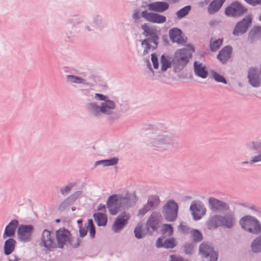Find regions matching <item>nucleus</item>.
<instances>
[{"mask_svg":"<svg viewBox=\"0 0 261 261\" xmlns=\"http://www.w3.org/2000/svg\"><path fill=\"white\" fill-rule=\"evenodd\" d=\"M232 52V48L230 46L223 47L217 56V58L223 63H226L230 58Z\"/></svg>","mask_w":261,"mask_h":261,"instance_id":"obj_27","label":"nucleus"},{"mask_svg":"<svg viewBox=\"0 0 261 261\" xmlns=\"http://www.w3.org/2000/svg\"><path fill=\"white\" fill-rule=\"evenodd\" d=\"M118 159L113 158L108 160H102L96 161L95 163V166L102 165V166H112L116 165L118 162Z\"/></svg>","mask_w":261,"mask_h":261,"instance_id":"obj_36","label":"nucleus"},{"mask_svg":"<svg viewBox=\"0 0 261 261\" xmlns=\"http://www.w3.org/2000/svg\"><path fill=\"white\" fill-rule=\"evenodd\" d=\"M56 237L58 246L60 248H63L64 245L67 244L76 248L79 246L81 243V240L78 238L74 240L70 232L64 228H61L57 230L56 231Z\"/></svg>","mask_w":261,"mask_h":261,"instance_id":"obj_6","label":"nucleus"},{"mask_svg":"<svg viewBox=\"0 0 261 261\" xmlns=\"http://www.w3.org/2000/svg\"><path fill=\"white\" fill-rule=\"evenodd\" d=\"M162 215L160 213L158 212H153L146 223L147 232L151 234L153 231L157 230Z\"/></svg>","mask_w":261,"mask_h":261,"instance_id":"obj_15","label":"nucleus"},{"mask_svg":"<svg viewBox=\"0 0 261 261\" xmlns=\"http://www.w3.org/2000/svg\"><path fill=\"white\" fill-rule=\"evenodd\" d=\"M94 220L98 226H105L107 223V216L104 213H96L93 215Z\"/></svg>","mask_w":261,"mask_h":261,"instance_id":"obj_28","label":"nucleus"},{"mask_svg":"<svg viewBox=\"0 0 261 261\" xmlns=\"http://www.w3.org/2000/svg\"><path fill=\"white\" fill-rule=\"evenodd\" d=\"M18 259L16 257H15L14 259L13 260H11V261H18Z\"/></svg>","mask_w":261,"mask_h":261,"instance_id":"obj_62","label":"nucleus"},{"mask_svg":"<svg viewBox=\"0 0 261 261\" xmlns=\"http://www.w3.org/2000/svg\"><path fill=\"white\" fill-rule=\"evenodd\" d=\"M191 56L186 49H180L177 50L172 60V64L175 72H179L182 70L189 61Z\"/></svg>","mask_w":261,"mask_h":261,"instance_id":"obj_8","label":"nucleus"},{"mask_svg":"<svg viewBox=\"0 0 261 261\" xmlns=\"http://www.w3.org/2000/svg\"><path fill=\"white\" fill-rule=\"evenodd\" d=\"M94 98L98 100H101L102 101L109 99L107 96L100 93H95Z\"/></svg>","mask_w":261,"mask_h":261,"instance_id":"obj_52","label":"nucleus"},{"mask_svg":"<svg viewBox=\"0 0 261 261\" xmlns=\"http://www.w3.org/2000/svg\"><path fill=\"white\" fill-rule=\"evenodd\" d=\"M86 108L88 113L95 117H100L101 116L100 105L96 102H88L86 105Z\"/></svg>","mask_w":261,"mask_h":261,"instance_id":"obj_26","label":"nucleus"},{"mask_svg":"<svg viewBox=\"0 0 261 261\" xmlns=\"http://www.w3.org/2000/svg\"><path fill=\"white\" fill-rule=\"evenodd\" d=\"M151 61L153 64V66L154 69H158L159 67V62L157 56L156 55L152 54H151Z\"/></svg>","mask_w":261,"mask_h":261,"instance_id":"obj_50","label":"nucleus"},{"mask_svg":"<svg viewBox=\"0 0 261 261\" xmlns=\"http://www.w3.org/2000/svg\"><path fill=\"white\" fill-rule=\"evenodd\" d=\"M170 261H187L186 259H183L181 257H178L175 255H172L170 256Z\"/></svg>","mask_w":261,"mask_h":261,"instance_id":"obj_54","label":"nucleus"},{"mask_svg":"<svg viewBox=\"0 0 261 261\" xmlns=\"http://www.w3.org/2000/svg\"><path fill=\"white\" fill-rule=\"evenodd\" d=\"M160 203L159 196L157 195H152L149 196L147 203L152 209L156 208Z\"/></svg>","mask_w":261,"mask_h":261,"instance_id":"obj_38","label":"nucleus"},{"mask_svg":"<svg viewBox=\"0 0 261 261\" xmlns=\"http://www.w3.org/2000/svg\"><path fill=\"white\" fill-rule=\"evenodd\" d=\"M169 35L170 40L173 43L178 44H184L186 41L182 36L181 31L176 28H172L169 30Z\"/></svg>","mask_w":261,"mask_h":261,"instance_id":"obj_23","label":"nucleus"},{"mask_svg":"<svg viewBox=\"0 0 261 261\" xmlns=\"http://www.w3.org/2000/svg\"><path fill=\"white\" fill-rule=\"evenodd\" d=\"M33 227L30 225H20L17 229V234L20 241L27 242L31 239Z\"/></svg>","mask_w":261,"mask_h":261,"instance_id":"obj_20","label":"nucleus"},{"mask_svg":"<svg viewBox=\"0 0 261 261\" xmlns=\"http://www.w3.org/2000/svg\"><path fill=\"white\" fill-rule=\"evenodd\" d=\"M137 201L136 196L130 193L125 195L113 194L110 196L107 201L110 213L115 215L120 211L128 209L134 206Z\"/></svg>","mask_w":261,"mask_h":261,"instance_id":"obj_2","label":"nucleus"},{"mask_svg":"<svg viewBox=\"0 0 261 261\" xmlns=\"http://www.w3.org/2000/svg\"><path fill=\"white\" fill-rule=\"evenodd\" d=\"M88 229L89 228V235L91 238L93 239L95 237V227L93 223V221L91 219H89L88 221L87 225Z\"/></svg>","mask_w":261,"mask_h":261,"instance_id":"obj_44","label":"nucleus"},{"mask_svg":"<svg viewBox=\"0 0 261 261\" xmlns=\"http://www.w3.org/2000/svg\"><path fill=\"white\" fill-rule=\"evenodd\" d=\"M239 224L245 231L253 234L261 232V224L259 220L254 217L246 215L239 220Z\"/></svg>","mask_w":261,"mask_h":261,"instance_id":"obj_7","label":"nucleus"},{"mask_svg":"<svg viewBox=\"0 0 261 261\" xmlns=\"http://www.w3.org/2000/svg\"><path fill=\"white\" fill-rule=\"evenodd\" d=\"M173 3H177L178 2L179 0H170Z\"/></svg>","mask_w":261,"mask_h":261,"instance_id":"obj_61","label":"nucleus"},{"mask_svg":"<svg viewBox=\"0 0 261 261\" xmlns=\"http://www.w3.org/2000/svg\"><path fill=\"white\" fill-rule=\"evenodd\" d=\"M141 28L143 30V35L147 37V38L141 41V46L144 48L143 54L146 55L158 47L159 37L153 29L147 23H144Z\"/></svg>","mask_w":261,"mask_h":261,"instance_id":"obj_5","label":"nucleus"},{"mask_svg":"<svg viewBox=\"0 0 261 261\" xmlns=\"http://www.w3.org/2000/svg\"><path fill=\"white\" fill-rule=\"evenodd\" d=\"M130 215L125 212L118 216L112 226L113 231L116 233L119 232L127 224Z\"/></svg>","mask_w":261,"mask_h":261,"instance_id":"obj_21","label":"nucleus"},{"mask_svg":"<svg viewBox=\"0 0 261 261\" xmlns=\"http://www.w3.org/2000/svg\"><path fill=\"white\" fill-rule=\"evenodd\" d=\"M247 4L252 6H256L261 5V0H244Z\"/></svg>","mask_w":261,"mask_h":261,"instance_id":"obj_51","label":"nucleus"},{"mask_svg":"<svg viewBox=\"0 0 261 261\" xmlns=\"http://www.w3.org/2000/svg\"><path fill=\"white\" fill-rule=\"evenodd\" d=\"M66 78L68 82L74 84H83L84 85H88L86 79L80 76L68 74L66 75Z\"/></svg>","mask_w":261,"mask_h":261,"instance_id":"obj_33","label":"nucleus"},{"mask_svg":"<svg viewBox=\"0 0 261 261\" xmlns=\"http://www.w3.org/2000/svg\"><path fill=\"white\" fill-rule=\"evenodd\" d=\"M101 115L107 116L109 119H115L117 118L115 110L116 108L115 102L110 99L100 103Z\"/></svg>","mask_w":261,"mask_h":261,"instance_id":"obj_11","label":"nucleus"},{"mask_svg":"<svg viewBox=\"0 0 261 261\" xmlns=\"http://www.w3.org/2000/svg\"><path fill=\"white\" fill-rule=\"evenodd\" d=\"M252 22V16L246 15L242 20L238 22L233 31V34L234 36H239L244 34L247 30Z\"/></svg>","mask_w":261,"mask_h":261,"instance_id":"obj_16","label":"nucleus"},{"mask_svg":"<svg viewBox=\"0 0 261 261\" xmlns=\"http://www.w3.org/2000/svg\"><path fill=\"white\" fill-rule=\"evenodd\" d=\"M250 248L251 251L254 253L261 252V233L252 241Z\"/></svg>","mask_w":261,"mask_h":261,"instance_id":"obj_30","label":"nucleus"},{"mask_svg":"<svg viewBox=\"0 0 261 261\" xmlns=\"http://www.w3.org/2000/svg\"><path fill=\"white\" fill-rule=\"evenodd\" d=\"M236 223V217L232 212L228 213L224 215H215L210 217L206 225L208 229L222 227L224 228L231 229Z\"/></svg>","mask_w":261,"mask_h":261,"instance_id":"obj_4","label":"nucleus"},{"mask_svg":"<svg viewBox=\"0 0 261 261\" xmlns=\"http://www.w3.org/2000/svg\"><path fill=\"white\" fill-rule=\"evenodd\" d=\"M39 245L43 247L46 250L57 247V244L54 240V235L47 229H44L40 238Z\"/></svg>","mask_w":261,"mask_h":261,"instance_id":"obj_13","label":"nucleus"},{"mask_svg":"<svg viewBox=\"0 0 261 261\" xmlns=\"http://www.w3.org/2000/svg\"><path fill=\"white\" fill-rule=\"evenodd\" d=\"M147 65L148 67V68L150 69V70L152 72V73L153 74L154 73V71L153 70L152 67H151V64H150V63L149 62V60H147Z\"/></svg>","mask_w":261,"mask_h":261,"instance_id":"obj_58","label":"nucleus"},{"mask_svg":"<svg viewBox=\"0 0 261 261\" xmlns=\"http://www.w3.org/2000/svg\"><path fill=\"white\" fill-rule=\"evenodd\" d=\"M194 71L196 75L202 79H205L208 75L205 66L202 63L195 61L194 63Z\"/></svg>","mask_w":261,"mask_h":261,"instance_id":"obj_25","label":"nucleus"},{"mask_svg":"<svg viewBox=\"0 0 261 261\" xmlns=\"http://www.w3.org/2000/svg\"><path fill=\"white\" fill-rule=\"evenodd\" d=\"M191 10L190 6H186L176 12L177 18L180 19L186 16Z\"/></svg>","mask_w":261,"mask_h":261,"instance_id":"obj_42","label":"nucleus"},{"mask_svg":"<svg viewBox=\"0 0 261 261\" xmlns=\"http://www.w3.org/2000/svg\"><path fill=\"white\" fill-rule=\"evenodd\" d=\"M133 19L137 20L140 18V14L139 11L136 10L135 13L133 15Z\"/></svg>","mask_w":261,"mask_h":261,"instance_id":"obj_57","label":"nucleus"},{"mask_svg":"<svg viewBox=\"0 0 261 261\" xmlns=\"http://www.w3.org/2000/svg\"><path fill=\"white\" fill-rule=\"evenodd\" d=\"M97 210L99 211H102L105 213L106 212V208L105 205L102 203L99 204L97 207Z\"/></svg>","mask_w":261,"mask_h":261,"instance_id":"obj_55","label":"nucleus"},{"mask_svg":"<svg viewBox=\"0 0 261 261\" xmlns=\"http://www.w3.org/2000/svg\"><path fill=\"white\" fill-rule=\"evenodd\" d=\"M160 60L161 64V70L162 72L166 71L167 69L170 68L172 65L170 61L164 55L161 56Z\"/></svg>","mask_w":261,"mask_h":261,"instance_id":"obj_39","label":"nucleus"},{"mask_svg":"<svg viewBox=\"0 0 261 261\" xmlns=\"http://www.w3.org/2000/svg\"><path fill=\"white\" fill-rule=\"evenodd\" d=\"M163 232L166 233L169 237L171 236L173 233V228L171 224H164L163 226Z\"/></svg>","mask_w":261,"mask_h":261,"instance_id":"obj_45","label":"nucleus"},{"mask_svg":"<svg viewBox=\"0 0 261 261\" xmlns=\"http://www.w3.org/2000/svg\"><path fill=\"white\" fill-rule=\"evenodd\" d=\"M208 204L211 210L214 212L226 211L229 208L226 203L212 197L208 198Z\"/></svg>","mask_w":261,"mask_h":261,"instance_id":"obj_19","label":"nucleus"},{"mask_svg":"<svg viewBox=\"0 0 261 261\" xmlns=\"http://www.w3.org/2000/svg\"><path fill=\"white\" fill-rule=\"evenodd\" d=\"M162 241L161 238H159L156 242V247L158 248L163 247L165 248H173L175 246V241L173 238L168 239L166 240L164 243L162 245L160 244V242Z\"/></svg>","mask_w":261,"mask_h":261,"instance_id":"obj_35","label":"nucleus"},{"mask_svg":"<svg viewBox=\"0 0 261 261\" xmlns=\"http://www.w3.org/2000/svg\"><path fill=\"white\" fill-rule=\"evenodd\" d=\"M190 209L195 220H200L205 214L206 211V209L204 205L200 202L192 203Z\"/></svg>","mask_w":261,"mask_h":261,"instance_id":"obj_22","label":"nucleus"},{"mask_svg":"<svg viewBox=\"0 0 261 261\" xmlns=\"http://www.w3.org/2000/svg\"><path fill=\"white\" fill-rule=\"evenodd\" d=\"M146 143L159 150H173L178 146L177 136L161 126H157L146 135Z\"/></svg>","mask_w":261,"mask_h":261,"instance_id":"obj_1","label":"nucleus"},{"mask_svg":"<svg viewBox=\"0 0 261 261\" xmlns=\"http://www.w3.org/2000/svg\"><path fill=\"white\" fill-rule=\"evenodd\" d=\"M147 7L150 11L158 13L149 12L147 10L143 11L142 17L146 21L155 23L162 24L167 20L166 16L158 13H162L169 9L168 3L165 2H155L148 4Z\"/></svg>","mask_w":261,"mask_h":261,"instance_id":"obj_3","label":"nucleus"},{"mask_svg":"<svg viewBox=\"0 0 261 261\" xmlns=\"http://www.w3.org/2000/svg\"><path fill=\"white\" fill-rule=\"evenodd\" d=\"M191 234L192 239L195 242H199L203 239L202 233L197 229L191 230Z\"/></svg>","mask_w":261,"mask_h":261,"instance_id":"obj_40","label":"nucleus"},{"mask_svg":"<svg viewBox=\"0 0 261 261\" xmlns=\"http://www.w3.org/2000/svg\"><path fill=\"white\" fill-rule=\"evenodd\" d=\"M178 205L174 200H168L163 207L162 213L168 222L174 221L177 217Z\"/></svg>","mask_w":261,"mask_h":261,"instance_id":"obj_10","label":"nucleus"},{"mask_svg":"<svg viewBox=\"0 0 261 261\" xmlns=\"http://www.w3.org/2000/svg\"><path fill=\"white\" fill-rule=\"evenodd\" d=\"M251 42L256 39H261V27H254L250 31L249 34Z\"/></svg>","mask_w":261,"mask_h":261,"instance_id":"obj_37","label":"nucleus"},{"mask_svg":"<svg viewBox=\"0 0 261 261\" xmlns=\"http://www.w3.org/2000/svg\"><path fill=\"white\" fill-rule=\"evenodd\" d=\"M184 249L186 254H191L193 250V246L191 244H186L184 246Z\"/></svg>","mask_w":261,"mask_h":261,"instance_id":"obj_48","label":"nucleus"},{"mask_svg":"<svg viewBox=\"0 0 261 261\" xmlns=\"http://www.w3.org/2000/svg\"><path fill=\"white\" fill-rule=\"evenodd\" d=\"M15 241L12 238H10L5 241L4 250V253L6 255H9L14 251L15 249Z\"/></svg>","mask_w":261,"mask_h":261,"instance_id":"obj_31","label":"nucleus"},{"mask_svg":"<svg viewBox=\"0 0 261 261\" xmlns=\"http://www.w3.org/2000/svg\"><path fill=\"white\" fill-rule=\"evenodd\" d=\"M74 184H70L60 189V192L63 195H66L71 190L72 187L74 186Z\"/></svg>","mask_w":261,"mask_h":261,"instance_id":"obj_47","label":"nucleus"},{"mask_svg":"<svg viewBox=\"0 0 261 261\" xmlns=\"http://www.w3.org/2000/svg\"><path fill=\"white\" fill-rule=\"evenodd\" d=\"M223 39L219 38L218 39L212 37L210 39V49L212 51H216L222 45Z\"/></svg>","mask_w":261,"mask_h":261,"instance_id":"obj_34","label":"nucleus"},{"mask_svg":"<svg viewBox=\"0 0 261 261\" xmlns=\"http://www.w3.org/2000/svg\"><path fill=\"white\" fill-rule=\"evenodd\" d=\"M259 20L260 21H261V14L260 15L259 17Z\"/></svg>","mask_w":261,"mask_h":261,"instance_id":"obj_64","label":"nucleus"},{"mask_svg":"<svg viewBox=\"0 0 261 261\" xmlns=\"http://www.w3.org/2000/svg\"><path fill=\"white\" fill-rule=\"evenodd\" d=\"M88 227L87 226L84 228L81 227L79 230V233L81 237H84L87 233Z\"/></svg>","mask_w":261,"mask_h":261,"instance_id":"obj_53","label":"nucleus"},{"mask_svg":"<svg viewBox=\"0 0 261 261\" xmlns=\"http://www.w3.org/2000/svg\"><path fill=\"white\" fill-rule=\"evenodd\" d=\"M225 0H213L207 8L209 14H214L217 12L221 7Z\"/></svg>","mask_w":261,"mask_h":261,"instance_id":"obj_29","label":"nucleus"},{"mask_svg":"<svg viewBox=\"0 0 261 261\" xmlns=\"http://www.w3.org/2000/svg\"><path fill=\"white\" fill-rule=\"evenodd\" d=\"M82 194V192L78 191L74 192L66 198L61 204V206H65L73 203Z\"/></svg>","mask_w":261,"mask_h":261,"instance_id":"obj_32","label":"nucleus"},{"mask_svg":"<svg viewBox=\"0 0 261 261\" xmlns=\"http://www.w3.org/2000/svg\"><path fill=\"white\" fill-rule=\"evenodd\" d=\"M219 23V21L217 19H213L209 22V25L211 27H214L218 25Z\"/></svg>","mask_w":261,"mask_h":261,"instance_id":"obj_56","label":"nucleus"},{"mask_svg":"<svg viewBox=\"0 0 261 261\" xmlns=\"http://www.w3.org/2000/svg\"><path fill=\"white\" fill-rule=\"evenodd\" d=\"M18 225V222L17 220L13 219L6 226L3 235V239H5L8 237H13L15 236V230Z\"/></svg>","mask_w":261,"mask_h":261,"instance_id":"obj_24","label":"nucleus"},{"mask_svg":"<svg viewBox=\"0 0 261 261\" xmlns=\"http://www.w3.org/2000/svg\"><path fill=\"white\" fill-rule=\"evenodd\" d=\"M211 73H212L213 77L217 82L222 83L224 84H227V81L223 76L219 74L214 70H211Z\"/></svg>","mask_w":261,"mask_h":261,"instance_id":"obj_41","label":"nucleus"},{"mask_svg":"<svg viewBox=\"0 0 261 261\" xmlns=\"http://www.w3.org/2000/svg\"><path fill=\"white\" fill-rule=\"evenodd\" d=\"M247 11L245 8L241 3L236 2L232 3L230 6L226 8L225 13L228 16H239Z\"/></svg>","mask_w":261,"mask_h":261,"instance_id":"obj_18","label":"nucleus"},{"mask_svg":"<svg viewBox=\"0 0 261 261\" xmlns=\"http://www.w3.org/2000/svg\"><path fill=\"white\" fill-rule=\"evenodd\" d=\"M135 236L137 239H141L143 238L145 233L143 232L142 230V224H138L134 229Z\"/></svg>","mask_w":261,"mask_h":261,"instance_id":"obj_43","label":"nucleus"},{"mask_svg":"<svg viewBox=\"0 0 261 261\" xmlns=\"http://www.w3.org/2000/svg\"><path fill=\"white\" fill-rule=\"evenodd\" d=\"M77 222L78 223H81V222H82V220H78L77 221Z\"/></svg>","mask_w":261,"mask_h":261,"instance_id":"obj_63","label":"nucleus"},{"mask_svg":"<svg viewBox=\"0 0 261 261\" xmlns=\"http://www.w3.org/2000/svg\"><path fill=\"white\" fill-rule=\"evenodd\" d=\"M152 209L150 206L147 203L143 207L138 211V215L144 216L150 210Z\"/></svg>","mask_w":261,"mask_h":261,"instance_id":"obj_46","label":"nucleus"},{"mask_svg":"<svg viewBox=\"0 0 261 261\" xmlns=\"http://www.w3.org/2000/svg\"><path fill=\"white\" fill-rule=\"evenodd\" d=\"M247 78L249 83L253 87H258L261 85V78L258 69L256 67H251L248 70Z\"/></svg>","mask_w":261,"mask_h":261,"instance_id":"obj_17","label":"nucleus"},{"mask_svg":"<svg viewBox=\"0 0 261 261\" xmlns=\"http://www.w3.org/2000/svg\"><path fill=\"white\" fill-rule=\"evenodd\" d=\"M247 148L248 150L254 153L258 152V154L252 156L249 161H244L241 164H250L261 162V142L252 141L247 144Z\"/></svg>","mask_w":261,"mask_h":261,"instance_id":"obj_14","label":"nucleus"},{"mask_svg":"<svg viewBox=\"0 0 261 261\" xmlns=\"http://www.w3.org/2000/svg\"><path fill=\"white\" fill-rule=\"evenodd\" d=\"M210 1H211V0H204L203 2H202L201 3V5L202 6H203L204 5H207L210 2Z\"/></svg>","mask_w":261,"mask_h":261,"instance_id":"obj_59","label":"nucleus"},{"mask_svg":"<svg viewBox=\"0 0 261 261\" xmlns=\"http://www.w3.org/2000/svg\"><path fill=\"white\" fill-rule=\"evenodd\" d=\"M199 252L203 258L209 257L208 261H217L218 255L212 245L207 242H203L199 247Z\"/></svg>","mask_w":261,"mask_h":261,"instance_id":"obj_12","label":"nucleus"},{"mask_svg":"<svg viewBox=\"0 0 261 261\" xmlns=\"http://www.w3.org/2000/svg\"><path fill=\"white\" fill-rule=\"evenodd\" d=\"M70 21L73 25L80 24L82 23H88V24H85L82 28L83 32L85 33L93 31L96 25V21L95 20L91 19L84 16L78 15L72 16L70 19Z\"/></svg>","mask_w":261,"mask_h":261,"instance_id":"obj_9","label":"nucleus"},{"mask_svg":"<svg viewBox=\"0 0 261 261\" xmlns=\"http://www.w3.org/2000/svg\"><path fill=\"white\" fill-rule=\"evenodd\" d=\"M247 207L250 210L255 211L256 210V207L254 205H250L247 206Z\"/></svg>","mask_w":261,"mask_h":261,"instance_id":"obj_60","label":"nucleus"},{"mask_svg":"<svg viewBox=\"0 0 261 261\" xmlns=\"http://www.w3.org/2000/svg\"><path fill=\"white\" fill-rule=\"evenodd\" d=\"M178 229L179 231L186 233H188L190 231V227L182 223H180Z\"/></svg>","mask_w":261,"mask_h":261,"instance_id":"obj_49","label":"nucleus"}]
</instances>
